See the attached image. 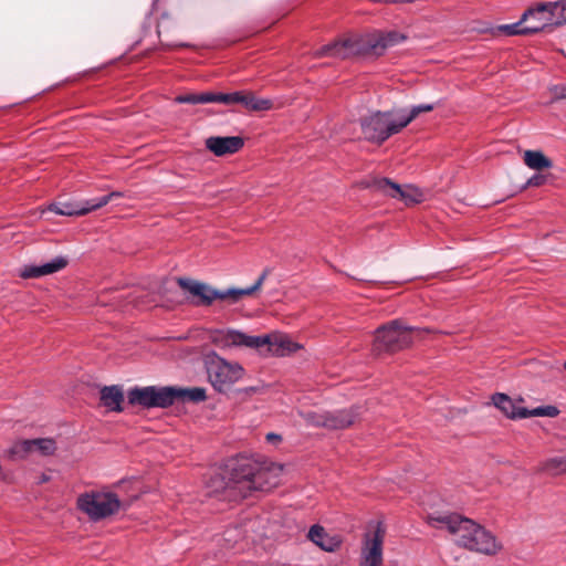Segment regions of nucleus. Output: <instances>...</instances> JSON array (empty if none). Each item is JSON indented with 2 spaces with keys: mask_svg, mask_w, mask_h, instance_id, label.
I'll list each match as a JSON object with an SVG mask.
<instances>
[{
  "mask_svg": "<svg viewBox=\"0 0 566 566\" xmlns=\"http://www.w3.org/2000/svg\"><path fill=\"white\" fill-rule=\"evenodd\" d=\"M403 40L405 36L397 32H389L378 36L345 38L321 46L314 52V56H331L344 60L364 54L380 55L387 48Z\"/></svg>",
  "mask_w": 566,
  "mask_h": 566,
  "instance_id": "4",
  "label": "nucleus"
},
{
  "mask_svg": "<svg viewBox=\"0 0 566 566\" xmlns=\"http://www.w3.org/2000/svg\"><path fill=\"white\" fill-rule=\"evenodd\" d=\"M230 472L239 476L240 490L244 497L252 491L269 492L279 485L283 467L276 463H259L247 457L230 460Z\"/></svg>",
  "mask_w": 566,
  "mask_h": 566,
  "instance_id": "2",
  "label": "nucleus"
},
{
  "mask_svg": "<svg viewBox=\"0 0 566 566\" xmlns=\"http://www.w3.org/2000/svg\"><path fill=\"white\" fill-rule=\"evenodd\" d=\"M492 401L496 408H499L505 416L511 419H521L520 413L524 407L516 406V403L505 394H494Z\"/></svg>",
  "mask_w": 566,
  "mask_h": 566,
  "instance_id": "22",
  "label": "nucleus"
},
{
  "mask_svg": "<svg viewBox=\"0 0 566 566\" xmlns=\"http://www.w3.org/2000/svg\"><path fill=\"white\" fill-rule=\"evenodd\" d=\"M230 460L227 463L216 470L207 481V494L209 496H216L223 501H238L243 499V494H241L240 485L241 483L237 482L239 476H234L232 472H230Z\"/></svg>",
  "mask_w": 566,
  "mask_h": 566,
  "instance_id": "11",
  "label": "nucleus"
},
{
  "mask_svg": "<svg viewBox=\"0 0 566 566\" xmlns=\"http://www.w3.org/2000/svg\"><path fill=\"white\" fill-rule=\"evenodd\" d=\"M434 105L433 104H420L417 106H413L408 115H398L399 119V126L403 129L406 126H408L415 118H417L421 113H428L433 111Z\"/></svg>",
  "mask_w": 566,
  "mask_h": 566,
  "instance_id": "26",
  "label": "nucleus"
},
{
  "mask_svg": "<svg viewBox=\"0 0 566 566\" xmlns=\"http://www.w3.org/2000/svg\"><path fill=\"white\" fill-rule=\"evenodd\" d=\"M67 265V259L64 256H57L50 262L42 265H25L20 276L23 279L41 277L44 275L53 274L63 270Z\"/></svg>",
  "mask_w": 566,
  "mask_h": 566,
  "instance_id": "17",
  "label": "nucleus"
},
{
  "mask_svg": "<svg viewBox=\"0 0 566 566\" xmlns=\"http://www.w3.org/2000/svg\"><path fill=\"white\" fill-rule=\"evenodd\" d=\"M120 197H123L122 192L113 191L101 198H95L86 201L55 202L49 207V210L61 216H84L91 211H94L106 206L113 199Z\"/></svg>",
  "mask_w": 566,
  "mask_h": 566,
  "instance_id": "13",
  "label": "nucleus"
},
{
  "mask_svg": "<svg viewBox=\"0 0 566 566\" xmlns=\"http://www.w3.org/2000/svg\"><path fill=\"white\" fill-rule=\"evenodd\" d=\"M413 332L418 334L437 333L429 327L416 328L406 325L401 319H394L376 329L371 350L375 355L399 352L412 343L411 333Z\"/></svg>",
  "mask_w": 566,
  "mask_h": 566,
  "instance_id": "7",
  "label": "nucleus"
},
{
  "mask_svg": "<svg viewBox=\"0 0 566 566\" xmlns=\"http://www.w3.org/2000/svg\"><path fill=\"white\" fill-rule=\"evenodd\" d=\"M206 148L218 157L238 153L243 146L244 140L240 136H211L205 142Z\"/></svg>",
  "mask_w": 566,
  "mask_h": 566,
  "instance_id": "16",
  "label": "nucleus"
},
{
  "mask_svg": "<svg viewBox=\"0 0 566 566\" xmlns=\"http://www.w3.org/2000/svg\"><path fill=\"white\" fill-rule=\"evenodd\" d=\"M357 419V408L343 409L333 412L326 411L325 428L333 430L345 429L354 424Z\"/></svg>",
  "mask_w": 566,
  "mask_h": 566,
  "instance_id": "19",
  "label": "nucleus"
},
{
  "mask_svg": "<svg viewBox=\"0 0 566 566\" xmlns=\"http://www.w3.org/2000/svg\"><path fill=\"white\" fill-rule=\"evenodd\" d=\"M205 366L211 386L219 392H227L244 374L241 365L230 363L216 353L206 355Z\"/></svg>",
  "mask_w": 566,
  "mask_h": 566,
  "instance_id": "8",
  "label": "nucleus"
},
{
  "mask_svg": "<svg viewBox=\"0 0 566 566\" xmlns=\"http://www.w3.org/2000/svg\"><path fill=\"white\" fill-rule=\"evenodd\" d=\"M77 506L91 520L99 521L117 513L120 501L112 492H91L78 496Z\"/></svg>",
  "mask_w": 566,
  "mask_h": 566,
  "instance_id": "9",
  "label": "nucleus"
},
{
  "mask_svg": "<svg viewBox=\"0 0 566 566\" xmlns=\"http://www.w3.org/2000/svg\"><path fill=\"white\" fill-rule=\"evenodd\" d=\"M307 537L326 552H334L340 545L338 539L331 537L319 525L312 526Z\"/></svg>",
  "mask_w": 566,
  "mask_h": 566,
  "instance_id": "21",
  "label": "nucleus"
},
{
  "mask_svg": "<svg viewBox=\"0 0 566 566\" xmlns=\"http://www.w3.org/2000/svg\"><path fill=\"white\" fill-rule=\"evenodd\" d=\"M259 390H260L259 387L252 386V387H247V388H243V389H239L238 392L239 394H244L247 396H250V395H253V394L258 392Z\"/></svg>",
  "mask_w": 566,
  "mask_h": 566,
  "instance_id": "36",
  "label": "nucleus"
},
{
  "mask_svg": "<svg viewBox=\"0 0 566 566\" xmlns=\"http://www.w3.org/2000/svg\"><path fill=\"white\" fill-rule=\"evenodd\" d=\"M206 399V389L201 387L147 386L134 387L127 392L128 403L144 409L168 408L179 401L201 402Z\"/></svg>",
  "mask_w": 566,
  "mask_h": 566,
  "instance_id": "3",
  "label": "nucleus"
},
{
  "mask_svg": "<svg viewBox=\"0 0 566 566\" xmlns=\"http://www.w3.org/2000/svg\"><path fill=\"white\" fill-rule=\"evenodd\" d=\"M523 160L528 168L538 171L553 167L552 160L539 150H525Z\"/></svg>",
  "mask_w": 566,
  "mask_h": 566,
  "instance_id": "23",
  "label": "nucleus"
},
{
  "mask_svg": "<svg viewBox=\"0 0 566 566\" xmlns=\"http://www.w3.org/2000/svg\"><path fill=\"white\" fill-rule=\"evenodd\" d=\"M265 439L270 443H277V442H280L282 440L280 434H276V433H273V432L268 433Z\"/></svg>",
  "mask_w": 566,
  "mask_h": 566,
  "instance_id": "37",
  "label": "nucleus"
},
{
  "mask_svg": "<svg viewBox=\"0 0 566 566\" xmlns=\"http://www.w3.org/2000/svg\"><path fill=\"white\" fill-rule=\"evenodd\" d=\"M559 415V410L555 406H542L534 409H523L520 413V418L530 417H549L554 418Z\"/></svg>",
  "mask_w": 566,
  "mask_h": 566,
  "instance_id": "27",
  "label": "nucleus"
},
{
  "mask_svg": "<svg viewBox=\"0 0 566 566\" xmlns=\"http://www.w3.org/2000/svg\"><path fill=\"white\" fill-rule=\"evenodd\" d=\"M541 470L553 475L566 473V455L546 460L542 463Z\"/></svg>",
  "mask_w": 566,
  "mask_h": 566,
  "instance_id": "25",
  "label": "nucleus"
},
{
  "mask_svg": "<svg viewBox=\"0 0 566 566\" xmlns=\"http://www.w3.org/2000/svg\"><path fill=\"white\" fill-rule=\"evenodd\" d=\"M552 94L554 99L566 98V84H558L552 87Z\"/></svg>",
  "mask_w": 566,
  "mask_h": 566,
  "instance_id": "33",
  "label": "nucleus"
},
{
  "mask_svg": "<svg viewBox=\"0 0 566 566\" xmlns=\"http://www.w3.org/2000/svg\"><path fill=\"white\" fill-rule=\"evenodd\" d=\"M241 105L248 111L260 112L268 111L272 107V101L268 98H260L253 92L243 91Z\"/></svg>",
  "mask_w": 566,
  "mask_h": 566,
  "instance_id": "24",
  "label": "nucleus"
},
{
  "mask_svg": "<svg viewBox=\"0 0 566 566\" xmlns=\"http://www.w3.org/2000/svg\"><path fill=\"white\" fill-rule=\"evenodd\" d=\"M101 401L112 411H123L124 394L119 386H105L101 389Z\"/></svg>",
  "mask_w": 566,
  "mask_h": 566,
  "instance_id": "20",
  "label": "nucleus"
},
{
  "mask_svg": "<svg viewBox=\"0 0 566 566\" xmlns=\"http://www.w3.org/2000/svg\"><path fill=\"white\" fill-rule=\"evenodd\" d=\"M269 274L270 269H264L255 283L245 289L230 287L227 290H218L207 283L186 277H179L178 285L193 296L191 303L196 306H210L217 300L235 304L243 297L251 296L258 292Z\"/></svg>",
  "mask_w": 566,
  "mask_h": 566,
  "instance_id": "5",
  "label": "nucleus"
},
{
  "mask_svg": "<svg viewBox=\"0 0 566 566\" xmlns=\"http://www.w3.org/2000/svg\"><path fill=\"white\" fill-rule=\"evenodd\" d=\"M220 342L224 346H245L249 348L268 347V350L274 356H286L300 349V345L294 343L287 335L274 333L264 336H249L241 332L229 329L220 336Z\"/></svg>",
  "mask_w": 566,
  "mask_h": 566,
  "instance_id": "6",
  "label": "nucleus"
},
{
  "mask_svg": "<svg viewBox=\"0 0 566 566\" xmlns=\"http://www.w3.org/2000/svg\"><path fill=\"white\" fill-rule=\"evenodd\" d=\"M360 126L366 139L378 144L384 143L402 129L399 126L398 116L395 118L392 112H376L364 117Z\"/></svg>",
  "mask_w": 566,
  "mask_h": 566,
  "instance_id": "10",
  "label": "nucleus"
},
{
  "mask_svg": "<svg viewBox=\"0 0 566 566\" xmlns=\"http://www.w3.org/2000/svg\"><path fill=\"white\" fill-rule=\"evenodd\" d=\"M553 8L557 10L560 24H566V0L555 1Z\"/></svg>",
  "mask_w": 566,
  "mask_h": 566,
  "instance_id": "32",
  "label": "nucleus"
},
{
  "mask_svg": "<svg viewBox=\"0 0 566 566\" xmlns=\"http://www.w3.org/2000/svg\"><path fill=\"white\" fill-rule=\"evenodd\" d=\"M55 450V441L49 438L23 440L14 446V452L23 454L38 451L42 455H50L53 454Z\"/></svg>",
  "mask_w": 566,
  "mask_h": 566,
  "instance_id": "18",
  "label": "nucleus"
},
{
  "mask_svg": "<svg viewBox=\"0 0 566 566\" xmlns=\"http://www.w3.org/2000/svg\"><path fill=\"white\" fill-rule=\"evenodd\" d=\"M242 97H243V91L230 93L231 105L241 104Z\"/></svg>",
  "mask_w": 566,
  "mask_h": 566,
  "instance_id": "35",
  "label": "nucleus"
},
{
  "mask_svg": "<svg viewBox=\"0 0 566 566\" xmlns=\"http://www.w3.org/2000/svg\"><path fill=\"white\" fill-rule=\"evenodd\" d=\"M373 187L391 198L401 199L406 205L419 203L423 198L422 192L418 188L410 185L401 187L387 178L375 179Z\"/></svg>",
  "mask_w": 566,
  "mask_h": 566,
  "instance_id": "14",
  "label": "nucleus"
},
{
  "mask_svg": "<svg viewBox=\"0 0 566 566\" xmlns=\"http://www.w3.org/2000/svg\"><path fill=\"white\" fill-rule=\"evenodd\" d=\"M300 416L311 426L314 427H324L326 422V411L325 412H316V411H300Z\"/></svg>",
  "mask_w": 566,
  "mask_h": 566,
  "instance_id": "30",
  "label": "nucleus"
},
{
  "mask_svg": "<svg viewBox=\"0 0 566 566\" xmlns=\"http://www.w3.org/2000/svg\"><path fill=\"white\" fill-rule=\"evenodd\" d=\"M209 103H220L224 105H231L230 93H216L209 92Z\"/></svg>",
  "mask_w": 566,
  "mask_h": 566,
  "instance_id": "31",
  "label": "nucleus"
},
{
  "mask_svg": "<svg viewBox=\"0 0 566 566\" xmlns=\"http://www.w3.org/2000/svg\"><path fill=\"white\" fill-rule=\"evenodd\" d=\"M384 531L378 526L371 538H367L361 551L359 566H382Z\"/></svg>",
  "mask_w": 566,
  "mask_h": 566,
  "instance_id": "15",
  "label": "nucleus"
},
{
  "mask_svg": "<svg viewBox=\"0 0 566 566\" xmlns=\"http://www.w3.org/2000/svg\"><path fill=\"white\" fill-rule=\"evenodd\" d=\"M497 30L506 35H530V31L526 30V21H522V18L511 24H502Z\"/></svg>",
  "mask_w": 566,
  "mask_h": 566,
  "instance_id": "29",
  "label": "nucleus"
},
{
  "mask_svg": "<svg viewBox=\"0 0 566 566\" xmlns=\"http://www.w3.org/2000/svg\"><path fill=\"white\" fill-rule=\"evenodd\" d=\"M428 523L436 528H447L459 546L470 551L494 555L501 549V545L489 531L460 514H432L428 516Z\"/></svg>",
  "mask_w": 566,
  "mask_h": 566,
  "instance_id": "1",
  "label": "nucleus"
},
{
  "mask_svg": "<svg viewBox=\"0 0 566 566\" xmlns=\"http://www.w3.org/2000/svg\"><path fill=\"white\" fill-rule=\"evenodd\" d=\"M546 181V177L545 176H542V175H534L533 177H531L528 180H527V184L526 186H531V187H539L542 185H544V182Z\"/></svg>",
  "mask_w": 566,
  "mask_h": 566,
  "instance_id": "34",
  "label": "nucleus"
},
{
  "mask_svg": "<svg viewBox=\"0 0 566 566\" xmlns=\"http://www.w3.org/2000/svg\"><path fill=\"white\" fill-rule=\"evenodd\" d=\"M209 99V92H202L178 95L175 102L179 104H208Z\"/></svg>",
  "mask_w": 566,
  "mask_h": 566,
  "instance_id": "28",
  "label": "nucleus"
},
{
  "mask_svg": "<svg viewBox=\"0 0 566 566\" xmlns=\"http://www.w3.org/2000/svg\"><path fill=\"white\" fill-rule=\"evenodd\" d=\"M554 2H541L528 8L522 14V21H526V30L531 34L538 33L547 28L562 25Z\"/></svg>",
  "mask_w": 566,
  "mask_h": 566,
  "instance_id": "12",
  "label": "nucleus"
}]
</instances>
